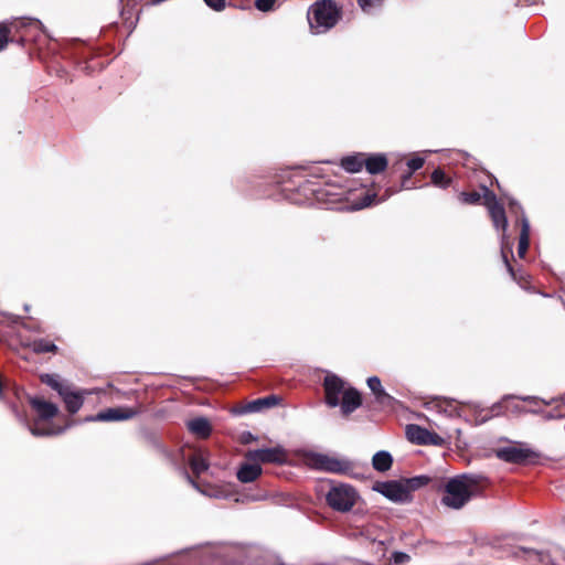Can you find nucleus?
Returning <instances> with one entry per match:
<instances>
[{"label": "nucleus", "mask_w": 565, "mask_h": 565, "mask_svg": "<svg viewBox=\"0 0 565 565\" xmlns=\"http://www.w3.org/2000/svg\"><path fill=\"white\" fill-rule=\"evenodd\" d=\"M313 193L316 195L317 201L323 204L326 209L330 210H362L364 207L373 205L374 203L381 202V200H376L375 193H365L360 200V202L349 206L348 204L343 203V200L345 199L347 195V191L343 188L331 183H327L323 186L315 189ZM384 200L385 198L382 199V201Z\"/></svg>", "instance_id": "1"}, {"label": "nucleus", "mask_w": 565, "mask_h": 565, "mask_svg": "<svg viewBox=\"0 0 565 565\" xmlns=\"http://www.w3.org/2000/svg\"><path fill=\"white\" fill-rule=\"evenodd\" d=\"M478 481L473 476L461 475L450 478L444 490L441 503L450 509L463 508L476 494Z\"/></svg>", "instance_id": "2"}, {"label": "nucleus", "mask_w": 565, "mask_h": 565, "mask_svg": "<svg viewBox=\"0 0 565 565\" xmlns=\"http://www.w3.org/2000/svg\"><path fill=\"white\" fill-rule=\"evenodd\" d=\"M340 18L335 3L322 0L312 6L308 13V22L315 34H321L333 28Z\"/></svg>", "instance_id": "3"}, {"label": "nucleus", "mask_w": 565, "mask_h": 565, "mask_svg": "<svg viewBox=\"0 0 565 565\" xmlns=\"http://www.w3.org/2000/svg\"><path fill=\"white\" fill-rule=\"evenodd\" d=\"M359 493L349 484H338L331 487L327 493V503L338 512H349L359 500Z\"/></svg>", "instance_id": "4"}, {"label": "nucleus", "mask_w": 565, "mask_h": 565, "mask_svg": "<svg viewBox=\"0 0 565 565\" xmlns=\"http://www.w3.org/2000/svg\"><path fill=\"white\" fill-rule=\"evenodd\" d=\"M488 211H489V214L491 216L493 226L497 230H501L502 231V235H501V255H502V259H503V262H504V264L507 266V269L510 273V275L512 277H514L513 267L511 266V264L509 262V258H508V254H512V243L510 242V238H509V236L507 234L508 218H507V215H505L504 207H503V205L494 206V209H491V210H488Z\"/></svg>", "instance_id": "5"}, {"label": "nucleus", "mask_w": 565, "mask_h": 565, "mask_svg": "<svg viewBox=\"0 0 565 565\" xmlns=\"http://www.w3.org/2000/svg\"><path fill=\"white\" fill-rule=\"evenodd\" d=\"M497 458L509 463H525L539 457V455L520 444H511L494 450Z\"/></svg>", "instance_id": "6"}, {"label": "nucleus", "mask_w": 565, "mask_h": 565, "mask_svg": "<svg viewBox=\"0 0 565 565\" xmlns=\"http://www.w3.org/2000/svg\"><path fill=\"white\" fill-rule=\"evenodd\" d=\"M373 490L396 503H406L412 500V495H408L407 487H405L403 480L376 482Z\"/></svg>", "instance_id": "7"}, {"label": "nucleus", "mask_w": 565, "mask_h": 565, "mask_svg": "<svg viewBox=\"0 0 565 565\" xmlns=\"http://www.w3.org/2000/svg\"><path fill=\"white\" fill-rule=\"evenodd\" d=\"M311 465L327 472L345 473L352 469V463L347 459H339L328 455L312 452L309 456Z\"/></svg>", "instance_id": "8"}, {"label": "nucleus", "mask_w": 565, "mask_h": 565, "mask_svg": "<svg viewBox=\"0 0 565 565\" xmlns=\"http://www.w3.org/2000/svg\"><path fill=\"white\" fill-rule=\"evenodd\" d=\"M311 465L327 472L345 473L352 469V463L347 459H339L328 455L312 452L309 456Z\"/></svg>", "instance_id": "9"}, {"label": "nucleus", "mask_w": 565, "mask_h": 565, "mask_svg": "<svg viewBox=\"0 0 565 565\" xmlns=\"http://www.w3.org/2000/svg\"><path fill=\"white\" fill-rule=\"evenodd\" d=\"M323 388L326 404L332 408L339 406L343 392L347 391L345 382L337 374L327 373L323 380Z\"/></svg>", "instance_id": "10"}, {"label": "nucleus", "mask_w": 565, "mask_h": 565, "mask_svg": "<svg viewBox=\"0 0 565 565\" xmlns=\"http://www.w3.org/2000/svg\"><path fill=\"white\" fill-rule=\"evenodd\" d=\"M248 461L259 463H284L287 452L281 446L248 450L245 455Z\"/></svg>", "instance_id": "11"}, {"label": "nucleus", "mask_w": 565, "mask_h": 565, "mask_svg": "<svg viewBox=\"0 0 565 565\" xmlns=\"http://www.w3.org/2000/svg\"><path fill=\"white\" fill-rule=\"evenodd\" d=\"M137 412L128 407H113L97 413L95 416L87 417L89 422H120L132 418Z\"/></svg>", "instance_id": "12"}, {"label": "nucleus", "mask_w": 565, "mask_h": 565, "mask_svg": "<svg viewBox=\"0 0 565 565\" xmlns=\"http://www.w3.org/2000/svg\"><path fill=\"white\" fill-rule=\"evenodd\" d=\"M362 404L361 394L354 387H348L345 392H343V396L340 399L341 413L344 416L350 415L354 411H356Z\"/></svg>", "instance_id": "13"}, {"label": "nucleus", "mask_w": 565, "mask_h": 565, "mask_svg": "<svg viewBox=\"0 0 565 565\" xmlns=\"http://www.w3.org/2000/svg\"><path fill=\"white\" fill-rule=\"evenodd\" d=\"M30 404H31L32 408L38 413L39 418L41 420L51 419L58 412V408L55 404L46 402L45 399H43L41 397H32L30 399Z\"/></svg>", "instance_id": "14"}, {"label": "nucleus", "mask_w": 565, "mask_h": 565, "mask_svg": "<svg viewBox=\"0 0 565 565\" xmlns=\"http://www.w3.org/2000/svg\"><path fill=\"white\" fill-rule=\"evenodd\" d=\"M60 396L63 398L65 406L71 414L77 413L83 406V394L74 392L70 385L63 392H60Z\"/></svg>", "instance_id": "15"}, {"label": "nucleus", "mask_w": 565, "mask_h": 565, "mask_svg": "<svg viewBox=\"0 0 565 565\" xmlns=\"http://www.w3.org/2000/svg\"><path fill=\"white\" fill-rule=\"evenodd\" d=\"M262 475V467L255 462L242 463L236 472L237 479L243 483L255 481Z\"/></svg>", "instance_id": "16"}, {"label": "nucleus", "mask_w": 565, "mask_h": 565, "mask_svg": "<svg viewBox=\"0 0 565 565\" xmlns=\"http://www.w3.org/2000/svg\"><path fill=\"white\" fill-rule=\"evenodd\" d=\"M387 159L383 153H374L366 157L364 153V167L371 174L383 172L387 168Z\"/></svg>", "instance_id": "17"}, {"label": "nucleus", "mask_w": 565, "mask_h": 565, "mask_svg": "<svg viewBox=\"0 0 565 565\" xmlns=\"http://www.w3.org/2000/svg\"><path fill=\"white\" fill-rule=\"evenodd\" d=\"M186 425H188L189 430L192 434H194L201 438L209 437L212 431L210 422L205 417H196V418L188 422Z\"/></svg>", "instance_id": "18"}, {"label": "nucleus", "mask_w": 565, "mask_h": 565, "mask_svg": "<svg viewBox=\"0 0 565 565\" xmlns=\"http://www.w3.org/2000/svg\"><path fill=\"white\" fill-rule=\"evenodd\" d=\"M430 430L422 426L409 424L406 426V437L409 441L417 445H426Z\"/></svg>", "instance_id": "19"}, {"label": "nucleus", "mask_w": 565, "mask_h": 565, "mask_svg": "<svg viewBox=\"0 0 565 565\" xmlns=\"http://www.w3.org/2000/svg\"><path fill=\"white\" fill-rule=\"evenodd\" d=\"M530 245V222L526 216L521 220V233L519 237L518 255L523 258Z\"/></svg>", "instance_id": "20"}, {"label": "nucleus", "mask_w": 565, "mask_h": 565, "mask_svg": "<svg viewBox=\"0 0 565 565\" xmlns=\"http://www.w3.org/2000/svg\"><path fill=\"white\" fill-rule=\"evenodd\" d=\"M393 465V457L386 450H380L374 454L372 458V466L379 472H385L391 469Z\"/></svg>", "instance_id": "21"}, {"label": "nucleus", "mask_w": 565, "mask_h": 565, "mask_svg": "<svg viewBox=\"0 0 565 565\" xmlns=\"http://www.w3.org/2000/svg\"><path fill=\"white\" fill-rule=\"evenodd\" d=\"M341 167L350 173L361 171L364 167V153H355L342 158Z\"/></svg>", "instance_id": "22"}, {"label": "nucleus", "mask_w": 565, "mask_h": 565, "mask_svg": "<svg viewBox=\"0 0 565 565\" xmlns=\"http://www.w3.org/2000/svg\"><path fill=\"white\" fill-rule=\"evenodd\" d=\"M277 403H278V397L275 395L266 396L263 398H257L247 404L245 412H248V413L260 412L264 408H269L271 406L277 405Z\"/></svg>", "instance_id": "23"}, {"label": "nucleus", "mask_w": 565, "mask_h": 565, "mask_svg": "<svg viewBox=\"0 0 565 565\" xmlns=\"http://www.w3.org/2000/svg\"><path fill=\"white\" fill-rule=\"evenodd\" d=\"M189 465L195 476H200L209 469V462L202 454H195L189 459Z\"/></svg>", "instance_id": "24"}, {"label": "nucleus", "mask_w": 565, "mask_h": 565, "mask_svg": "<svg viewBox=\"0 0 565 565\" xmlns=\"http://www.w3.org/2000/svg\"><path fill=\"white\" fill-rule=\"evenodd\" d=\"M30 347L35 353L56 352L57 350V347L53 342L45 339H36L31 342Z\"/></svg>", "instance_id": "25"}, {"label": "nucleus", "mask_w": 565, "mask_h": 565, "mask_svg": "<svg viewBox=\"0 0 565 565\" xmlns=\"http://www.w3.org/2000/svg\"><path fill=\"white\" fill-rule=\"evenodd\" d=\"M429 481H430V478L427 476H416V477L403 480V482L405 483V487H407L408 495H411L412 491L426 486Z\"/></svg>", "instance_id": "26"}, {"label": "nucleus", "mask_w": 565, "mask_h": 565, "mask_svg": "<svg viewBox=\"0 0 565 565\" xmlns=\"http://www.w3.org/2000/svg\"><path fill=\"white\" fill-rule=\"evenodd\" d=\"M43 383L49 385L51 388L56 391L58 394L63 392L68 385L64 384L60 381L58 376L55 374H44L41 376Z\"/></svg>", "instance_id": "27"}, {"label": "nucleus", "mask_w": 565, "mask_h": 565, "mask_svg": "<svg viewBox=\"0 0 565 565\" xmlns=\"http://www.w3.org/2000/svg\"><path fill=\"white\" fill-rule=\"evenodd\" d=\"M65 429V427L58 428L57 430L44 429L41 427V424L39 422H35L33 425L29 426L30 433L36 437L58 435L62 434Z\"/></svg>", "instance_id": "28"}, {"label": "nucleus", "mask_w": 565, "mask_h": 565, "mask_svg": "<svg viewBox=\"0 0 565 565\" xmlns=\"http://www.w3.org/2000/svg\"><path fill=\"white\" fill-rule=\"evenodd\" d=\"M430 178L431 183L441 189L448 188L451 183V179L441 169L434 170Z\"/></svg>", "instance_id": "29"}, {"label": "nucleus", "mask_w": 565, "mask_h": 565, "mask_svg": "<svg viewBox=\"0 0 565 565\" xmlns=\"http://www.w3.org/2000/svg\"><path fill=\"white\" fill-rule=\"evenodd\" d=\"M184 477L186 478L188 482L194 488L196 489L198 491H200L201 493L207 495V497H211V498H223V492L220 491V490H215V489H212V490H203L200 488V484L193 479L191 478V476L184 471L183 472Z\"/></svg>", "instance_id": "30"}, {"label": "nucleus", "mask_w": 565, "mask_h": 565, "mask_svg": "<svg viewBox=\"0 0 565 565\" xmlns=\"http://www.w3.org/2000/svg\"><path fill=\"white\" fill-rule=\"evenodd\" d=\"M481 199H483V204L487 206L488 210L494 209V206L502 205L498 201L497 195L486 186H483V194L481 195Z\"/></svg>", "instance_id": "31"}, {"label": "nucleus", "mask_w": 565, "mask_h": 565, "mask_svg": "<svg viewBox=\"0 0 565 565\" xmlns=\"http://www.w3.org/2000/svg\"><path fill=\"white\" fill-rule=\"evenodd\" d=\"M384 0H358L361 9L366 13H372L383 4Z\"/></svg>", "instance_id": "32"}, {"label": "nucleus", "mask_w": 565, "mask_h": 565, "mask_svg": "<svg viewBox=\"0 0 565 565\" xmlns=\"http://www.w3.org/2000/svg\"><path fill=\"white\" fill-rule=\"evenodd\" d=\"M460 200L463 203L476 204L481 200V194L479 192H461L459 195Z\"/></svg>", "instance_id": "33"}, {"label": "nucleus", "mask_w": 565, "mask_h": 565, "mask_svg": "<svg viewBox=\"0 0 565 565\" xmlns=\"http://www.w3.org/2000/svg\"><path fill=\"white\" fill-rule=\"evenodd\" d=\"M522 401L524 402H527L532 405H534L535 407H537L539 405H551L552 401H545V399H542L540 397H536V396H523L521 397ZM533 413H540L541 412V408H533L532 409Z\"/></svg>", "instance_id": "34"}, {"label": "nucleus", "mask_w": 565, "mask_h": 565, "mask_svg": "<svg viewBox=\"0 0 565 565\" xmlns=\"http://www.w3.org/2000/svg\"><path fill=\"white\" fill-rule=\"evenodd\" d=\"M375 399L379 404H381L383 406H390V405H392V403L394 401V398L390 394H387L384 391V388L375 394Z\"/></svg>", "instance_id": "35"}, {"label": "nucleus", "mask_w": 565, "mask_h": 565, "mask_svg": "<svg viewBox=\"0 0 565 565\" xmlns=\"http://www.w3.org/2000/svg\"><path fill=\"white\" fill-rule=\"evenodd\" d=\"M425 163V159L420 157L412 158L407 161V167L409 168V172L413 173L419 170Z\"/></svg>", "instance_id": "36"}, {"label": "nucleus", "mask_w": 565, "mask_h": 565, "mask_svg": "<svg viewBox=\"0 0 565 565\" xmlns=\"http://www.w3.org/2000/svg\"><path fill=\"white\" fill-rule=\"evenodd\" d=\"M367 386L372 391V393L375 395L380 391L383 390L381 380L377 376H371L367 379Z\"/></svg>", "instance_id": "37"}, {"label": "nucleus", "mask_w": 565, "mask_h": 565, "mask_svg": "<svg viewBox=\"0 0 565 565\" xmlns=\"http://www.w3.org/2000/svg\"><path fill=\"white\" fill-rule=\"evenodd\" d=\"M276 0H256L255 7L263 12H268L274 8Z\"/></svg>", "instance_id": "38"}, {"label": "nucleus", "mask_w": 565, "mask_h": 565, "mask_svg": "<svg viewBox=\"0 0 565 565\" xmlns=\"http://www.w3.org/2000/svg\"><path fill=\"white\" fill-rule=\"evenodd\" d=\"M409 555L404 553V552H399V551H396L394 553H392V556H391V561L394 563V564H403V563H406L409 561Z\"/></svg>", "instance_id": "39"}, {"label": "nucleus", "mask_w": 565, "mask_h": 565, "mask_svg": "<svg viewBox=\"0 0 565 565\" xmlns=\"http://www.w3.org/2000/svg\"><path fill=\"white\" fill-rule=\"evenodd\" d=\"M444 444L445 439L441 436L434 431L429 433V436L427 437L426 440V445L443 446Z\"/></svg>", "instance_id": "40"}, {"label": "nucleus", "mask_w": 565, "mask_h": 565, "mask_svg": "<svg viewBox=\"0 0 565 565\" xmlns=\"http://www.w3.org/2000/svg\"><path fill=\"white\" fill-rule=\"evenodd\" d=\"M9 36V29L0 23V52L7 46Z\"/></svg>", "instance_id": "41"}, {"label": "nucleus", "mask_w": 565, "mask_h": 565, "mask_svg": "<svg viewBox=\"0 0 565 565\" xmlns=\"http://www.w3.org/2000/svg\"><path fill=\"white\" fill-rule=\"evenodd\" d=\"M26 25H34L36 26L39 30H41L42 32H44V25L43 23L38 20V19H31V18H24L21 20V26H26Z\"/></svg>", "instance_id": "42"}, {"label": "nucleus", "mask_w": 565, "mask_h": 565, "mask_svg": "<svg viewBox=\"0 0 565 565\" xmlns=\"http://www.w3.org/2000/svg\"><path fill=\"white\" fill-rule=\"evenodd\" d=\"M204 2L215 11H222L225 8V0H204Z\"/></svg>", "instance_id": "43"}, {"label": "nucleus", "mask_w": 565, "mask_h": 565, "mask_svg": "<svg viewBox=\"0 0 565 565\" xmlns=\"http://www.w3.org/2000/svg\"><path fill=\"white\" fill-rule=\"evenodd\" d=\"M490 412H491V414L489 416H486L483 418V422L489 419V418H491V417H493V416H498V415H500L502 413V405H501V403L493 404L491 409H490Z\"/></svg>", "instance_id": "44"}, {"label": "nucleus", "mask_w": 565, "mask_h": 565, "mask_svg": "<svg viewBox=\"0 0 565 565\" xmlns=\"http://www.w3.org/2000/svg\"><path fill=\"white\" fill-rule=\"evenodd\" d=\"M413 173L408 172L406 174L403 175V180H402V188L403 189H409V186L407 185V181L411 179Z\"/></svg>", "instance_id": "45"}, {"label": "nucleus", "mask_w": 565, "mask_h": 565, "mask_svg": "<svg viewBox=\"0 0 565 565\" xmlns=\"http://www.w3.org/2000/svg\"><path fill=\"white\" fill-rule=\"evenodd\" d=\"M555 417H556V416L552 415L551 413H548V414H546V415H545V418H547V419H553V418H555Z\"/></svg>", "instance_id": "46"}, {"label": "nucleus", "mask_w": 565, "mask_h": 565, "mask_svg": "<svg viewBox=\"0 0 565 565\" xmlns=\"http://www.w3.org/2000/svg\"><path fill=\"white\" fill-rule=\"evenodd\" d=\"M253 435L250 433L247 434V437L245 438V441H248L249 439H253Z\"/></svg>", "instance_id": "47"}, {"label": "nucleus", "mask_w": 565, "mask_h": 565, "mask_svg": "<svg viewBox=\"0 0 565 565\" xmlns=\"http://www.w3.org/2000/svg\"><path fill=\"white\" fill-rule=\"evenodd\" d=\"M510 204H511V205H516V202L511 201V202H510Z\"/></svg>", "instance_id": "48"}]
</instances>
